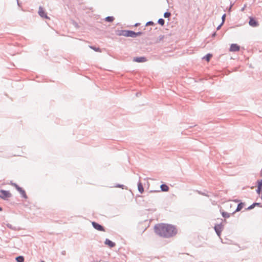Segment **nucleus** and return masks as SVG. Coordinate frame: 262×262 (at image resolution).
I'll use <instances>...</instances> for the list:
<instances>
[{"label": "nucleus", "instance_id": "6ab92c4d", "mask_svg": "<svg viewBox=\"0 0 262 262\" xmlns=\"http://www.w3.org/2000/svg\"><path fill=\"white\" fill-rule=\"evenodd\" d=\"M259 205V203H254L252 205H250L248 208V209H253L255 206H258Z\"/></svg>", "mask_w": 262, "mask_h": 262}, {"label": "nucleus", "instance_id": "1a4fd4ad", "mask_svg": "<svg viewBox=\"0 0 262 262\" xmlns=\"http://www.w3.org/2000/svg\"><path fill=\"white\" fill-rule=\"evenodd\" d=\"M38 13L41 17H44L46 18H48L47 14H46L45 11L43 10V9L41 7H39V8Z\"/></svg>", "mask_w": 262, "mask_h": 262}, {"label": "nucleus", "instance_id": "9b49d317", "mask_svg": "<svg viewBox=\"0 0 262 262\" xmlns=\"http://www.w3.org/2000/svg\"><path fill=\"white\" fill-rule=\"evenodd\" d=\"M146 59L145 57H137L136 58H134V61L138 62H145L146 61Z\"/></svg>", "mask_w": 262, "mask_h": 262}, {"label": "nucleus", "instance_id": "2eb2a0df", "mask_svg": "<svg viewBox=\"0 0 262 262\" xmlns=\"http://www.w3.org/2000/svg\"><path fill=\"white\" fill-rule=\"evenodd\" d=\"M212 57V54H208L204 57V59H205L207 62H209Z\"/></svg>", "mask_w": 262, "mask_h": 262}, {"label": "nucleus", "instance_id": "5701e85b", "mask_svg": "<svg viewBox=\"0 0 262 262\" xmlns=\"http://www.w3.org/2000/svg\"><path fill=\"white\" fill-rule=\"evenodd\" d=\"M261 189H262V188H261V187H258V186H257V190H256L258 194H259V193H260V191H261Z\"/></svg>", "mask_w": 262, "mask_h": 262}, {"label": "nucleus", "instance_id": "6e6552de", "mask_svg": "<svg viewBox=\"0 0 262 262\" xmlns=\"http://www.w3.org/2000/svg\"><path fill=\"white\" fill-rule=\"evenodd\" d=\"M214 229L219 236H220L221 233L223 229V226L222 225H217L215 226Z\"/></svg>", "mask_w": 262, "mask_h": 262}, {"label": "nucleus", "instance_id": "bb28decb", "mask_svg": "<svg viewBox=\"0 0 262 262\" xmlns=\"http://www.w3.org/2000/svg\"><path fill=\"white\" fill-rule=\"evenodd\" d=\"M2 210V208L0 207V211Z\"/></svg>", "mask_w": 262, "mask_h": 262}, {"label": "nucleus", "instance_id": "a878e982", "mask_svg": "<svg viewBox=\"0 0 262 262\" xmlns=\"http://www.w3.org/2000/svg\"><path fill=\"white\" fill-rule=\"evenodd\" d=\"M91 48H92L93 49L95 50L96 51H99V49H95V48H92V47H91Z\"/></svg>", "mask_w": 262, "mask_h": 262}, {"label": "nucleus", "instance_id": "20e7f679", "mask_svg": "<svg viewBox=\"0 0 262 262\" xmlns=\"http://www.w3.org/2000/svg\"><path fill=\"white\" fill-rule=\"evenodd\" d=\"M1 195H0V198L3 199H6L11 196V193L8 191L3 190H1Z\"/></svg>", "mask_w": 262, "mask_h": 262}, {"label": "nucleus", "instance_id": "412c9836", "mask_svg": "<svg viewBox=\"0 0 262 262\" xmlns=\"http://www.w3.org/2000/svg\"><path fill=\"white\" fill-rule=\"evenodd\" d=\"M258 187L262 188V180H259L257 182Z\"/></svg>", "mask_w": 262, "mask_h": 262}, {"label": "nucleus", "instance_id": "0eeeda50", "mask_svg": "<svg viewBox=\"0 0 262 262\" xmlns=\"http://www.w3.org/2000/svg\"><path fill=\"white\" fill-rule=\"evenodd\" d=\"M240 49L239 46L237 44L233 43L230 46V51L231 52L238 51Z\"/></svg>", "mask_w": 262, "mask_h": 262}, {"label": "nucleus", "instance_id": "cd10ccee", "mask_svg": "<svg viewBox=\"0 0 262 262\" xmlns=\"http://www.w3.org/2000/svg\"><path fill=\"white\" fill-rule=\"evenodd\" d=\"M41 262H45L44 261H42Z\"/></svg>", "mask_w": 262, "mask_h": 262}, {"label": "nucleus", "instance_id": "b1692460", "mask_svg": "<svg viewBox=\"0 0 262 262\" xmlns=\"http://www.w3.org/2000/svg\"><path fill=\"white\" fill-rule=\"evenodd\" d=\"M154 23L152 22V21H149V22H148L147 24H146V26L147 25H152Z\"/></svg>", "mask_w": 262, "mask_h": 262}, {"label": "nucleus", "instance_id": "4be33fe9", "mask_svg": "<svg viewBox=\"0 0 262 262\" xmlns=\"http://www.w3.org/2000/svg\"><path fill=\"white\" fill-rule=\"evenodd\" d=\"M170 16V13L169 12H165L164 14L165 17H168Z\"/></svg>", "mask_w": 262, "mask_h": 262}, {"label": "nucleus", "instance_id": "393cba45", "mask_svg": "<svg viewBox=\"0 0 262 262\" xmlns=\"http://www.w3.org/2000/svg\"><path fill=\"white\" fill-rule=\"evenodd\" d=\"M225 16H226V15L224 14L223 16H222L223 23H224V20L225 18Z\"/></svg>", "mask_w": 262, "mask_h": 262}, {"label": "nucleus", "instance_id": "f3484780", "mask_svg": "<svg viewBox=\"0 0 262 262\" xmlns=\"http://www.w3.org/2000/svg\"><path fill=\"white\" fill-rule=\"evenodd\" d=\"M105 20L107 21L112 22L114 20V18L113 16H108L105 18Z\"/></svg>", "mask_w": 262, "mask_h": 262}, {"label": "nucleus", "instance_id": "9d476101", "mask_svg": "<svg viewBox=\"0 0 262 262\" xmlns=\"http://www.w3.org/2000/svg\"><path fill=\"white\" fill-rule=\"evenodd\" d=\"M105 244L108 245L110 247L112 248L115 246V244L112 242L111 241L106 239L105 241Z\"/></svg>", "mask_w": 262, "mask_h": 262}, {"label": "nucleus", "instance_id": "f257e3e1", "mask_svg": "<svg viewBox=\"0 0 262 262\" xmlns=\"http://www.w3.org/2000/svg\"><path fill=\"white\" fill-rule=\"evenodd\" d=\"M154 229L156 234L164 237L173 236L177 233V230L174 226L167 224H157L155 225Z\"/></svg>", "mask_w": 262, "mask_h": 262}, {"label": "nucleus", "instance_id": "dca6fc26", "mask_svg": "<svg viewBox=\"0 0 262 262\" xmlns=\"http://www.w3.org/2000/svg\"><path fill=\"white\" fill-rule=\"evenodd\" d=\"M16 260L17 262H24V258L23 256H19L16 258Z\"/></svg>", "mask_w": 262, "mask_h": 262}, {"label": "nucleus", "instance_id": "4468645a", "mask_svg": "<svg viewBox=\"0 0 262 262\" xmlns=\"http://www.w3.org/2000/svg\"><path fill=\"white\" fill-rule=\"evenodd\" d=\"M160 188L161 189V190L163 191H168L169 190L168 186L165 184L161 185Z\"/></svg>", "mask_w": 262, "mask_h": 262}, {"label": "nucleus", "instance_id": "f03ea898", "mask_svg": "<svg viewBox=\"0 0 262 262\" xmlns=\"http://www.w3.org/2000/svg\"><path fill=\"white\" fill-rule=\"evenodd\" d=\"M142 34L141 32H135L133 31L129 30H123L121 31V33H120V35H122L126 37H131L135 38L138 36H140Z\"/></svg>", "mask_w": 262, "mask_h": 262}, {"label": "nucleus", "instance_id": "7ed1b4c3", "mask_svg": "<svg viewBox=\"0 0 262 262\" xmlns=\"http://www.w3.org/2000/svg\"><path fill=\"white\" fill-rule=\"evenodd\" d=\"M249 24L252 27H256L259 25L258 22L252 17H249Z\"/></svg>", "mask_w": 262, "mask_h": 262}, {"label": "nucleus", "instance_id": "f8f14e48", "mask_svg": "<svg viewBox=\"0 0 262 262\" xmlns=\"http://www.w3.org/2000/svg\"><path fill=\"white\" fill-rule=\"evenodd\" d=\"M138 189L139 191L142 193L144 192V188L143 187V185L141 182H139L138 184Z\"/></svg>", "mask_w": 262, "mask_h": 262}, {"label": "nucleus", "instance_id": "423d86ee", "mask_svg": "<svg viewBox=\"0 0 262 262\" xmlns=\"http://www.w3.org/2000/svg\"><path fill=\"white\" fill-rule=\"evenodd\" d=\"M15 186L16 189L19 192V193L21 194L23 198H24L25 199H27V196L25 191L17 185H15Z\"/></svg>", "mask_w": 262, "mask_h": 262}, {"label": "nucleus", "instance_id": "a211bd4d", "mask_svg": "<svg viewBox=\"0 0 262 262\" xmlns=\"http://www.w3.org/2000/svg\"><path fill=\"white\" fill-rule=\"evenodd\" d=\"M222 214L224 217L228 218L230 217L229 213L225 212H222Z\"/></svg>", "mask_w": 262, "mask_h": 262}, {"label": "nucleus", "instance_id": "aec40b11", "mask_svg": "<svg viewBox=\"0 0 262 262\" xmlns=\"http://www.w3.org/2000/svg\"><path fill=\"white\" fill-rule=\"evenodd\" d=\"M165 21L163 19L160 18L158 20V23L161 26H163L164 24Z\"/></svg>", "mask_w": 262, "mask_h": 262}, {"label": "nucleus", "instance_id": "ddd939ff", "mask_svg": "<svg viewBox=\"0 0 262 262\" xmlns=\"http://www.w3.org/2000/svg\"><path fill=\"white\" fill-rule=\"evenodd\" d=\"M244 203H239L238 205V206L237 207V208L236 209L235 211H234L232 213H234L235 212L239 211L244 207Z\"/></svg>", "mask_w": 262, "mask_h": 262}, {"label": "nucleus", "instance_id": "39448f33", "mask_svg": "<svg viewBox=\"0 0 262 262\" xmlns=\"http://www.w3.org/2000/svg\"><path fill=\"white\" fill-rule=\"evenodd\" d=\"M92 225L95 229L100 231H104V228L99 224L94 222H92Z\"/></svg>", "mask_w": 262, "mask_h": 262}]
</instances>
